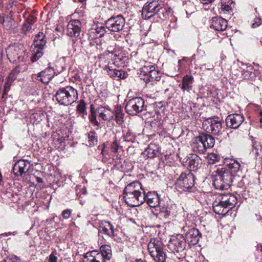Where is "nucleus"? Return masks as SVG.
<instances>
[{
    "instance_id": "1",
    "label": "nucleus",
    "mask_w": 262,
    "mask_h": 262,
    "mask_svg": "<svg viewBox=\"0 0 262 262\" xmlns=\"http://www.w3.org/2000/svg\"><path fill=\"white\" fill-rule=\"evenodd\" d=\"M143 189L141 183L134 181L128 184L124 188L123 199L129 206L135 207L144 203Z\"/></svg>"
},
{
    "instance_id": "2",
    "label": "nucleus",
    "mask_w": 262,
    "mask_h": 262,
    "mask_svg": "<svg viewBox=\"0 0 262 262\" xmlns=\"http://www.w3.org/2000/svg\"><path fill=\"white\" fill-rule=\"evenodd\" d=\"M212 185L216 189H228L234 179L233 174L229 171L222 168H217L211 174Z\"/></svg>"
},
{
    "instance_id": "3",
    "label": "nucleus",
    "mask_w": 262,
    "mask_h": 262,
    "mask_svg": "<svg viewBox=\"0 0 262 262\" xmlns=\"http://www.w3.org/2000/svg\"><path fill=\"white\" fill-rule=\"evenodd\" d=\"M214 144L215 139L212 136L201 133L192 139L190 145L194 152L201 154L205 153L208 148L213 147Z\"/></svg>"
},
{
    "instance_id": "4",
    "label": "nucleus",
    "mask_w": 262,
    "mask_h": 262,
    "mask_svg": "<svg viewBox=\"0 0 262 262\" xmlns=\"http://www.w3.org/2000/svg\"><path fill=\"white\" fill-rule=\"evenodd\" d=\"M76 89L71 86L61 88L56 93L55 97L61 105L68 106L75 102L78 98Z\"/></svg>"
},
{
    "instance_id": "5",
    "label": "nucleus",
    "mask_w": 262,
    "mask_h": 262,
    "mask_svg": "<svg viewBox=\"0 0 262 262\" xmlns=\"http://www.w3.org/2000/svg\"><path fill=\"white\" fill-rule=\"evenodd\" d=\"M26 51L27 50L23 45L15 43L9 45L6 50L9 60L16 63L25 60L28 57Z\"/></svg>"
},
{
    "instance_id": "6",
    "label": "nucleus",
    "mask_w": 262,
    "mask_h": 262,
    "mask_svg": "<svg viewBox=\"0 0 262 262\" xmlns=\"http://www.w3.org/2000/svg\"><path fill=\"white\" fill-rule=\"evenodd\" d=\"M148 250L153 260L156 262H165L166 253L164 251L163 244L155 238L151 239L148 244Z\"/></svg>"
},
{
    "instance_id": "7",
    "label": "nucleus",
    "mask_w": 262,
    "mask_h": 262,
    "mask_svg": "<svg viewBox=\"0 0 262 262\" xmlns=\"http://www.w3.org/2000/svg\"><path fill=\"white\" fill-rule=\"evenodd\" d=\"M144 99L140 97H136L129 99L125 105V110L130 115H136L146 110Z\"/></svg>"
},
{
    "instance_id": "8",
    "label": "nucleus",
    "mask_w": 262,
    "mask_h": 262,
    "mask_svg": "<svg viewBox=\"0 0 262 262\" xmlns=\"http://www.w3.org/2000/svg\"><path fill=\"white\" fill-rule=\"evenodd\" d=\"M194 184V176L190 172L182 173L178 178L176 182V187L182 191H193Z\"/></svg>"
},
{
    "instance_id": "9",
    "label": "nucleus",
    "mask_w": 262,
    "mask_h": 262,
    "mask_svg": "<svg viewBox=\"0 0 262 262\" xmlns=\"http://www.w3.org/2000/svg\"><path fill=\"white\" fill-rule=\"evenodd\" d=\"M222 124L218 117L209 118L204 120L203 127L207 132L219 136L222 134Z\"/></svg>"
},
{
    "instance_id": "10",
    "label": "nucleus",
    "mask_w": 262,
    "mask_h": 262,
    "mask_svg": "<svg viewBox=\"0 0 262 262\" xmlns=\"http://www.w3.org/2000/svg\"><path fill=\"white\" fill-rule=\"evenodd\" d=\"M125 24V18L122 15L113 16L105 23L106 28L111 32H118L123 30Z\"/></svg>"
},
{
    "instance_id": "11",
    "label": "nucleus",
    "mask_w": 262,
    "mask_h": 262,
    "mask_svg": "<svg viewBox=\"0 0 262 262\" xmlns=\"http://www.w3.org/2000/svg\"><path fill=\"white\" fill-rule=\"evenodd\" d=\"M182 230L185 232V240L192 245L197 244L202 234L199 230L194 227L184 226Z\"/></svg>"
},
{
    "instance_id": "12",
    "label": "nucleus",
    "mask_w": 262,
    "mask_h": 262,
    "mask_svg": "<svg viewBox=\"0 0 262 262\" xmlns=\"http://www.w3.org/2000/svg\"><path fill=\"white\" fill-rule=\"evenodd\" d=\"M186 246V241L181 234H178L172 237L169 242V247L173 253L183 251Z\"/></svg>"
},
{
    "instance_id": "13",
    "label": "nucleus",
    "mask_w": 262,
    "mask_h": 262,
    "mask_svg": "<svg viewBox=\"0 0 262 262\" xmlns=\"http://www.w3.org/2000/svg\"><path fill=\"white\" fill-rule=\"evenodd\" d=\"M161 9H162V7L159 2L153 1L145 4L142 9V15H144L145 18L149 19L159 12Z\"/></svg>"
},
{
    "instance_id": "14",
    "label": "nucleus",
    "mask_w": 262,
    "mask_h": 262,
    "mask_svg": "<svg viewBox=\"0 0 262 262\" xmlns=\"http://www.w3.org/2000/svg\"><path fill=\"white\" fill-rule=\"evenodd\" d=\"M55 74V69L49 66L38 74L33 75L32 78L37 79L43 83L47 84L51 80Z\"/></svg>"
},
{
    "instance_id": "15",
    "label": "nucleus",
    "mask_w": 262,
    "mask_h": 262,
    "mask_svg": "<svg viewBox=\"0 0 262 262\" xmlns=\"http://www.w3.org/2000/svg\"><path fill=\"white\" fill-rule=\"evenodd\" d=\"M245 120L243 115L238 114H232L228 115L226 119V123L227 127L237 129Z\"/></svg>"
},
{
    "instance_id": "16",
    "label": "nucleus",
    "mask_w": 262,
    "mask_h": 262,
    "mask_svg": "<svg viewBox=\"0 0 262 262\" xmlns=\"http://www.w3.org/2000/svg\"><path fill=\"white\" fill-rule=\"evenodd\" d=\"M82 25L78 19H74L69 22L67 25V35L77 37L81 31Z\"/></svg>"
},
{
    "instance_id": "17",
    "label": "nucleus",
    "mask_w": 262,
    "mask_h": 262,
    "mask_svg": "<svg viewBox=\"0 0 262 262\" xmlns=\"http://www.w3.org/2000/svg\"><path fill=\"white\" fill-rule=\"evenodd\" d=\"M30 163L28 161L20 160L16 162L13 167L14 174L16 176H22L28 171Z\"/></svg>"
},
{
    "instance_id": "18",
    "label": "nucleus",
    "mask_w": 262,
    "mask_h": 262,
    "mask_svg": "<svg viewBox=\"0 0 262 262\" xmlns=\"http://www.w3.org/2000/svg\"><path fill=\"white\" fill-rule=\"evenodd\" d=\"M227 26V21L220 16L212 17L210 21V27L217 31H223L225 30Z\"/></svg>"
},
{
    "instance_id": "19",
    "label": "nucleus",
    "mask_w": 262,
    "mask_h": 262,
    "mask_svg": "<svg viewBox=\"0 0 262 262\" xmlns=\"http://www.w3.org/2000/svg\"><path fill=\"white\" fill-rule=\"evenodd\" d=\"M220 198V202L223 203L228 208L230 209L234 208L237 203V197L231 193H221L218 196Z\"/></svg>"
},
{
    "instance_id": "20",
    "label": "nucleus",
    "mask_w": 262,
    "mask_h": 262,
    "mask_svg": "<svg viewBox=\"0 0 262 262\" xmlns=\"http://www.w3.org/2000/svg\"><path fill=\"white\" fill-rule=\"evenodd\" d=\"M144 202H146L149 207L155 208L160 205V199L156 191H150L145 194L143 191Z\"/></svg>"
},
{
    "instance_id": "21",
    "label": "nucleus",
    "mask_w": 262,
    "mask_h": 262,
    "mask_svg": "<svg viewBox=\"0 0 262 262\" xmlns=\"http://www.w3.org/2000/svg\"><path fill=\"white\" fill-rule=\"evenodd\" d=\"M96 112L99 119L104 121H111L114 118V113L108 106H99Z\"/></svg>"
},
{
    "instance_id": "22",
    "label": "nucleus",
    "mask_w": 262,
    "mask_h": 262,
    "mask_svg": "<svg viewBox=\"0 0 262 262\" xmlns=\"http://www.w3.org/2000/svg\"><path fill=\"white\" fill-rule=\"evenodd\" d=\"M242 65L244 66L242 69V75L244 80L249 82H253L256 79V74L253 72V67L249 63H244L242 62Z\"/></svg>"
},
{
    "instance_id": "23",
    "label": "nucleus",
    "mask_w": 262,
    "mask_h": 262,
    "mask_svg": "<svg viewBox=\"0 0 262 262\" xmlns=\"http://www.w3.org/2000/svg\"><path fill=\"white\" fill-rule=\"evenodd\" d=\"M201 162V158L196 154H189L187 157L185 164L190 170L195 171L200 167Z\"/></svg>"
},
{
    "instance_id": "24",
    "label": "nucleus",
    "mask_w": 262,
    "mask_h": 262,
    "mask_svg": "<svg viewBox=\"0 0 262 262\" xmlns=\"http://www.w3.org/2000/svg\"><path fill=\"white\" fill-rule=\"evenodd\" d=\"M99 232H102L109 237H114V229L113 225L109 222L102 221L99 224Z\"/></svg>"
},
{
    "instance_id": "25",
    "label": "nucleus",
    "mask_w": 262,
    "mask_h": 262,
    "mask_svg": "<svg viewBox=\"0 0 262 262\" xmlns=\"http://www.w3.org/2000/svg\"><path fill=\"white\" fill-rule=\"evenodd\" d=\"M220 198L218 197L213 203V209L214 212L219 215H225L231 210L228 208L223 203L220 202Z\"/></svg>"
},
{
    "instance_id": "26",
    "label": "nucleus",
    "mask_w": 262,
    "mask_h": 262,
    "mask_svg": "<svg viewBox=\"0 0 262 262\" xmlns=\"http://www.w3.org/2000/svg\"><path fill=\"white\" fill-rule=\"evenodd\" d=\"M106 70L108 75L112 78L116 80L125 79L127 77L128 74L122 70L114 69L112 67L108 66Z\"/></svg>"
},
{
    "instance_id": "27",
    "label": "nucleus",
    "mask_w": 262,
    "mask_h": 262,
    "mask_svg": "<svg viewBox=\"0 0 262 262\" xmlns=\"http://www.w3.org/2000/svg\"><path fill=\"white\" fill-rule=\"evenodd\" d=\"M84 262H106L97 251L86 253L84 256Z\"/></svg>"
},
{
    "instance_id": "28",
    "label": "nucleus",
    "mask_w": 262,
    "mask_h": 262,
    "mask_svg": "<svg viewBox=\"0 0 262 262\" xmlns=\"http://www.w3.org/2000/svg\"><path fill=\"white\" fill-rule=\"evenodd\" d=\"M193 81V77L192 76L186 75L183 77L182 85H179V86L183 92H185L186 91L190 92L192 90Z\"/></svg>"
},
{
    "instance_id": "29",
    "label": "nucleus",
    "mask_w": 262,
    "mask_h": 262,
    "mask_svg": "<svg viewBox=\"0 0 262 262\" xmlns=\"http://www.w3.org/2000/svg\"><path fill=\"white\" fill-rule=\"evenodd\" d=\"M227 167H222L224 169L229 171L231 174H233L234 178V174L239 172L241 170V165L239 163L235 160H231L227 164Z\"/></svg>"
},
{
    "instance_id": "30",
    "label": "nucleus",
    "mask_w": 262,
    "mask_h": 262,
    "mask_svg": "<svg viewBox=\"0 0 262 262\" xmlns=\"http://www.w3.org/2000/svg\"><path fill=\"white\" fill-rule=\"evenodd\" d=\"M160 207L161 215L165 218H168L174 213L175 206L172 205H163Z\"/></svg>"
},
{
    "instance_id": "31",
    "label": "nucleus",
    "mask_w": 262,
    "mask_h": 262,
    "mask_svg": "<svg viewBox=\"0 0 262 262\" xmlns=\"http://www.w3.org/2000/svg\"><path fill=\"white\" fill-rule=\"evenodd\" d=\"M36 18L32 15H29L26 19L22 26V31L25 34H27L32 29V26L36 21Z\"/></svg>"
},
{
    "instance_id": "32",
    "label": "nucleus",
    "mask_w": 262,
    "mask_h": 262,
    "mask_svg": "<svg viewBox=\"0 0 262 262\" xmlns=\"http://www.w3.org/2000/svg\"><path fill=\"white\" fill-rule=\"evenodd\" d=\"M159 153V147L155 144L150 143L144 151V155L149 158L157 157Z\"/></svg>"
},
{
    "instance_id": "33",
    "label": "nucleus",
    "mask_w": 262,
    "mask_h": 262,
    "mask_svg": "<svg viewBox=\"0 0 262 262\" xmlns=\"http://www.w3.org/2000/svg\"><path fill=\"white\" fill-rule=\"evenodd\" d=\"M100 252H98L99 254L101 255V256L104 258V260L108 262L112 256L111 246L107 245H102L100 247Z\"/></svg>"
},
{
    "instance_id": "34",
    "label": "nucleus",
    "mask_w": 262,
    "mask_h": 262,
    "mask_svg": "<svg viewBox=\"0 0 262 262\" xmlns=\"http://www.w3.org/2000/svg\"><path fill=\"white\" fill-rule=\"evenodd\" d=\"M221 9L224 13H230L232 11V7L234 5L232 0H221Z\"/></svg>"
},
{
    "instance_id": "35",
    "label": "nucleus",
    "mask_w": 262,
    "mask_h": 262,
    "mask_svg": "<svg viewBox=\"0 0 262 262\" xmlns=\"http://www.w3.org/2000/svg\"><path fill=\"white\" fill-rule=\"evenodd\" d=\"M160 73L156 71L155 69V67H151V70L149 71V75L147 77L142 78L141 79H143L144 81L147 83L150 81V79H153L156 81H159L160 79Z\"/></svg>"
},
{
    "instance_id": "36",
    "label": "nucleus",
    "mask_w": 262,
    "mask_h": 262,
    "mask_svg": "<svg viewBox=\"0 0 262 262\" xmlns=\"http://www.w3.org/2000/svg\"><path fill=\"white\" fill-rule=\"evenodd\" d=\"M34 40L35 41V46L41 48H44L47 42L46 36L43 32H39L38 34L36 35Z\"/></svg>"
},
{
    "instance_id": "37",
    "label": "nucleus",
    "mask_w": 262,
    "mask_h": 262,
    "mask_svg": "<svg viewBox=\"0 0 262 262\" xmlns=\"http://www.w3.org/2000/svg\"><path fill=\"white\" fill-rule=\"evenodd\" d=\"M122 139L123 141L126 142H134L135 140V136L134 134L128 129H125L122 130Z\"/></svg>"
},
{
    "instance_id": "38",
    "label": "nucleus",
    "mask_w": 262,
    "mask_h": 262,
    "mask_svg": "<svg viewBox=\"0 0 262 262\" xmlns=\"http://www.w3.org/2000/svg\"><path fill=\"white\" fill-rule=\"evenodd\" d=\"M3 24L4 28L8 31H12L14 32V29L17 28V23L11 17H9L8 19L5 21Z\"/></svg>"
},
{
    "instance_id": "39",
    "label": "nucleus",
    "mask_w": 262,
    "mask_h": 262,
    "mask_svg": "<svg viewBox=\"0 0 262 262\" xmlns=\"http://www.w3.org/2000/svg\"><path fill=\"white\" fill-rule=\"evenodd\" d=\"M34 53L33 54L31 57V60L32 62L36 61L38 60L43 55L42 50L44 48L35 46Z\"/></svg>"
},
{
    "instance_id": "40",
    "label": "nucleus",
    "mask_w": 262,
    "mask_h": 262,
    "mask_svg": "<svg viewBox=\"0 0 262 262\" xmlns=\"http://www.w3.org/2000/svg\"><path fill=\"white\" fill-rule=\"evenodd\" d=\"M96 110L95 111L93 105L91 106V114L90 115L89 118L90 122L93 124L94 125L99 126L100 125V122H99L96 118Z\"/></svg>"
},
{
    "instance_id": "41",
    "label": "nucleus",
    "mask_w": 262,
    "mask_h": 262,
    "mask_svg": "<svg viewBox=\"0 0 262 262\" xmlns=\"http://www.w3.org/2000/svg\"><path fill=\"white\" fill-rule=\"evenodd\" d=\"M124 113L122 109L117 107L115 110V120L118 125H121L123 123Z\"/></svg>"
},
{
    "instance_id": "42",
    "label": "nucleus",
    "mask_w": 262,
    "mask_h": 262,
    "mask_svg": "<svg viewBox=\"0 0 262 262\" xmlns=\"http://www.w3.org/2000/svg\"><path fill=\"white\" fill-rule=\"evenodd\" d=\"M119 148V144L117 140L115 138L114 140L111 143L110 145V148L112 152H114L115 155L113 156L116 157L117 160H121L120 157L118 156V154L117 152L118 151Z\"/></svg>"
},
{
    "instance_id": "43",
    "label": "nucleus",
    "mask_w": 262,
    "mask_h": 262,
    "mask_svg": "<svg viewBox=\"0 0 262 262\" xmlns=\"http://www.w3.org/2000/svg\"><path fill=\"white\" fill-rule=\"evenodd\" d=\"M97 136L94 131H91L88 133V142L89 146H93L97 144Z\"/></svg>"
},
{
    "instance_id": "44",
    "label": "nucleus",
    "mask_w": 262,
    "mask_h": 262,
    "mask_svg": "<svg viewBox=\"0 0 262 262\" xmlns=\"http://www.w3.org/2000/svg\"><path fill=\"white\" fill-rule=\"evenodd\" d=\"M207 162L209 164H213L219 161L220 157L215 153L209 154L206 158Z\"/></svg>"
},
{
    "instance_id": "45",
    "label": "nucleus",
    "mask_w": 262,
    "mask_h": 262,
    "mask_svg": "<svg viewBox=\"0 0 262 262\" xmlns=\"http://www.w3.org/2000/svg\"><path fill=\"white\" fill-rule=\"evenodd\" d=\"M77 111L80 114H82V116L84 118V115L86 114V104L83 100H81L77 106Z\"/></svg>"
},
{
    "instance_id": "46",
    "label": "nucleus",
    "mask_w": 262,
    "mask_h": 262,
    "mask_svg": "<svg viewBox=\"0 0 262 262\" xmlns=\"http://www.w3.org/2000/svg\"><path fill=\"white\" fill-rule=\"evenodd\" d=\"M21 72L20 68L19 66L17 67L13 71H11L9 76H8L9 81H11V82L14 80L17 75Z\"/></svg>"
},
{
    "instance_id": "47",
    "label": "nucleus",
    "mask_w": 262,
    "mask_h": 262,
    "mask_svg": "<svg viewBox=\"0 0 262 262\" xmlns=\"http://www.w3.org/2000/svg\"><path fill=\"white\" fill-rule=\"evenodd\" d=\"M106 26L97 27L95 29V32L96 34V37H102L106 32Z\"/></svg>"
},
{
    "instance_id": "48",
    "label": "nucleus",
    "mask_w": 262,
    "mask_h": 262,
    "mask_svg": "<svg viewBox=\"0 0 262 262\" xmlns=\"http://www.w3.org/2000/svg\"><path fill=\"white\" fill-rule=\"evenodd\" d=\"M151 67H154V65L149 64L147 66H144L141 69V74L142 73L143 76H146V77L149 75V71L151 70Z\"/></svg>"
},
{
    "instance_id": "49",
    "label": "nucleus",
    "mask_w": 262,
    "mask_h": 262,
    "mask_svg": "<svg viewBox=\"0 0 262 262\" xmlns=\"http://www.w3.org/2000/svg\"><path fill=\"white\" fill-rule=\"evenodd\" d=\"M252 146L253 148V151H254V150H255V154L258 155L259 150H261V148H262L261 146L259 144V143H257V142L254 141V142H252Z\"/></svg>"
},
{
    "instance_id": "50",
    "label": "nucleus",
    "mask_w": 262,
    "mask_h": 262,
    "mask_svg": "<svg viewBox=\"0 0 262 262\" xmlns=\"http://www.w3.org/2000/svg\"><path fill=\"white\" fill-rule=\"evenodd\" d=\"M71 213L72 210L71 209H67L62 211L61 215L64 219H68L70 218Z\"/></svg>"
},
{
    "instance_id": "51",
    "label": "nucleus",
    "mask_w": 262,
    "mask_h": 262,
    "mask_svg": "<svg viewBox=\"0 0 262 262\" xmlns=\"http://www.w3.org/2000/svg\"><path fill=\"white\" fill-rule=\"evenodd\" d=\"M262 23L261 19L260 17H256L254 19V22L252 24V27L253 28L259 27Z\"/></svg>"
},
{
    "instance_id": "52",
    "label": "nucleus",
    "mask_w": 262,
    "mask_h": 262,
    "mask_svg": "<svg viewBox=\"0 0 262 262\" xmlns=\"http://www.w3.org/2000/svg\"><path fill=\"white\" fill-rule=\"evenodd\" d=\"M56 253L52 252L49 256V262H57V257L56 256Z\"/></svg>"
},
{
    "instance_id": "53",
    "label": "nucleus",
    "mask_w": 262,
    "mask_h": 262,
    "mask_svg": "<svg viewBox=\"0 0 262 262\" xmlns=\"http://www.w3.org/2000/svg\"><path fill=\"white\" fill-rule=\"evenodd\" d=\"M10 81H8V82L6 83L4 85V89L3 91L2 98L4 97V96L7 94V92L9 90L10 84L8 83Z\"/></svg>"
},
{
    "instance_id": "54",
    "label": "nucleus",
    "mask_w": 262,
    "mask_h": 262,
    "mask_svg": "<svg viewBox=\"0 0 262 262\" xmlns=\"http://www.w3.org/2000/svg\"><path fill=\"white\" fill-rule=\"evenodd\" d=\"M200 1L203 4H208L209 3H212L214 0H200Z\"/></svg>"
},
{
    "instance_id": "55",
    "label": "nucleus",
    "mask_w": 262,
    "mask_h": 262,
    "mask_svg": "<svg viewBox=\"0 0 262 262\" xmlns=\"http://www.w3.org/2000/svg\"><path fill=\"white\" fill-rule=\"evenodd\" d=\"M258 118H259V122L260 123V127L262 128V111L259 112Z\"/></svg>"
},
{
    "instance_id": "56",
    "label": "nucleus",
    "mask_w": 262,
    "mask_h": 262,
    "mask_svg": "<svg viewBox=\"0 0 262 262\" xmlns=\"http://www.w3.org/2000/svg\"><path fill=\"white\" fill-rule=\"evenodd\" d=\"M17 233V232L16 231H14L13 232H7V233H5L4 234V235L5 236H8V235H15Z\"/></svg>"
},
{
    "instance_id": "57",
    "label": "nucleus",
    "mask_w": 262,
    "mask_h": 262,
    "mask_svg": "<svg viewBox=\"0 0 262 262\" xmlns=\"http://www.w3.org/2000/svg\"><path fill=\"white\" fill-rule=\"evenodd\" d=\"M36 181L38 183H42L43 182V179L40 177H36Z\"/></svg>"
},
{
    "instance_id": "58",
    "label": "nucleus",
    "mask_w": 262,
    "mask_h": 262,
    "mask_svg": "<svg viewBox=\"0 0 262 262\" xmlns=\"http://www.w3.org/2000/svg\"><path fill=\"white\" fill-rule=\"evenodd\" d=\"M116 56V57L115 58V60L117 61V60H119V61H121L122 60V58L121 57H120L119 56H117L116 55H115Z\"/></svg>"
},
{
    "instance_id": "59",
    "label": "nucleus",
    "mask_w": 262,
    "mask_h": 262,
    "mask_svg": "<svg viewBox=\"0 0 262 262\" xmlns=\"http://www.w3.org/2000/svg\"><path fill=\"white\" fill-rule=\"evenodd\" d=\"M135 262H145V261H144L142 259H137L135 260Z\"/></svg>"
},
{
    "instance_id": "60",
    "label": "nucleus",
    "mask_w": 262,
    "mask_h": 262,
    "mask_svg": "<svg viewBox=\"0 0 262 262\" xmlns=\"http://www.w3.org/2000/svg\"><path fill=\"white\" fill-rule=\"evenodd\" d=\"M2 58V50L0 49V59Z\"/></svg>"
},
{
    "instance_id": "61",
    "label": "nucleus",
    "mask_w": 262,
    "mask_h": 262,
    "mask_svg": "<svg viewBox=\"0 0 262 262\" xmlns=\"http://www.w3.org/2000/svg\"><path fill=\"white\" fill-rule=\"evenodd\" d=\"M78 1L80 3H84L86 1V0H78Z\"/></svg>"
},
{
    "instance_id": "62",
    "label": "nucleus",
    "mask_w": 262,
    "mask_h": 262,
    "mask_svg": "<svg viewBox=\"0 0 262 262\" xmlns=\"http://www.w3.org/2000/svg\"><path fill=\"white\" fill-rule=\"evenodd\" d=\"M2 4H3V1H2V0H0V7L2 6Z\"/></svg>"
},
{
    "instance_id": "63",
    "label": "nucleus",
    "mask_w": 262,
    "mask_h": 262,
    "mask_svg": "<svg viewBox=\"0 0 262 262\" xmlns=\"http://www.w3.org/2000/svg\"><path fill=\"white\" fill-rule=\"evenodd\" d=\"M2 176L1 173L0 172V182L2 181Z\"/></svg>"
},
{
    "instance_id": "64",
    "label": "nucleus",
    "mask_w": 262,
    "mask_h": 262,
    "mask_svg": "<svg viewBox=\"0 0 262 262\" xmlns=\"http://www.w3.org/2000/svg\"><path fill=\"white\" fill-rule=\"evenodd\" d=\"M195 56V55H193L191 57L192 60L193 59H194Z\"/></svg>"
}]
</instances>
